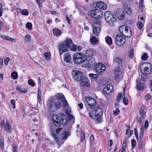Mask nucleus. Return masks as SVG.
<instances>
[{
    "label": "nucleus",
    "instance_id": "f257e3e1",
    "mask_svg": "<svg viewBox=\"0 0 152 152\" xmlns=\"http://www.w3.org/2000/svg\"><path fill=\"white\" fill-rule=\"evenodd\" d=\"M52 120L56 127H59L61 124L66 125L68 123L67 116L64 114L60 113L58 115L53 114L52 117Z\"/></svg>",
    "mask_w": 152,
    "mask_h": 152
},
{
    "label": "nucleus",
    "instance_id": "f03ea898",
    "mask_svg": "<svg viewBox=\"0 0 152 152\" xmlns=\"http://www.w3.org/2000/svg\"><path fill=\"white\" fill-rule=\"evenodd\" d=\"M68 48H69L72 50L76 51L77 46L74 45L71 39L67 38L66 41L59 46V49L60 55L67 50Z\"/></svg>",
    "mask_w": 152,
    "mask_h": 152
},
{
    "label": "nucleus",
    "instance_id": "7ed1b4c3",
    "mask_svg": "<svg viewBox=\"0 0 152 152\" xmlns=\"http://www.w3.org/2000/svg\"><path fill=\"white\" fill-rule=\"evenodd\" d=\"M47 106L49 111L54 112L61 107V104L60 102L56 101L54 97L52 96L48 102Z\"/></svg>",
    "mask_w": 152,
    "mask_h": 152
},
{
    "label": "nucleus",
    "instance_id": "20e7f679",
    "mask_svg": "<svg viewBox=\"0 0 152 152\" xmlns=\"http://www.w3.org/2000/svg\"><path fill=\"white\" fill-rule=\"evenodd\" d=\"M103 111L100 108H97L95 110H92L89 112V115L90 117L92 119L96 120L97 123H99L102 121Z\"/></svg>",
    "mask_w": 152,
    "mask_h": 152
},
{
    "label": "nucleus",
    "instance_id": "39448f33",
    "mask_svg": "<svg viewBox=\"0 0 152 152\" xmlns=\"http://www.w3.org/2000/svg\"><path fill=\"white\" fill-rule=\"evenodd\" d=\"M104 16L105 20L109 25L112 26H114L116 20L113 12L111 11L106 12L104 13Z\"/></svg>",
    "mask_w": 152,
    "mask_h": 152
},
{
    "label": "nucleus",
    "instance_id": "423d86ee",
    "mask_svg": "<svg viewBox=\"0 0 152 152\" xmlns=\"http://www.w3.org/2000/svg\"><path fill=\"white\" fill-rule=\"evenodd\" d=\"M119 30L121 34L127 37L130 38L132 36V32L129 26L123 25L120 27Z\"/></svg>",
    "mask_w": 152,
    "mask_h": 152
},
{
    "label": "nucleus",
    "instance_id": "0eeeda50",
    "mask_svg": "<svg viewBox=\"0 0 152 152\" xmlns=\"http://www.w3.org/2000/svg\"><path fill=\"white\" fill-rule=\"evenodd\" d=\"M73 59L75 63L79 64L84 63L87 58L82 53H77L74 55Z\"/></svg>",
    "mask_w": 152,
    "mask_h": 152
},
{
    "label": "nucleus",
    "instance_id": "6e6552de",
    "mask_svg": "<svg viewBox=\"0 0 152 152\" xmlns=\"http://www.w3.org/2000/svg\"><path fill=\"white\" fill-rule=\"evenodd\" d=\"M89 16H91L92 17L95 18L97 20H99V18L102 17L103 14L101 10L98 9H96L94 10H91L88 13Z\"/></svg>",
    "mask_w": 152,
    "mask_h": 152
},
{
    "label": "nucleus",
    "instance_id": "1a4fd4ad",
    "mask_svg": "<svg viewBox=\"0 0 152 152\" xmlns=\"http://www.w3.org/2000/svg\"><path fill=\"white\" fill-rule=\"evenodd\" d=\"M140 69L142 73L149 74L151 71L152 65L149 63H144L140 65Z\"/></svg>",
    "mask_w": 152,
    "mask_h": 152
},
{
    "label": "nucleus",
    "instance_id": "9d476101",
    "mask_svg": "<svg viewBox=\"0 0 152 152\" xmlns=\"http://www.w3.org/2000/svg\"><path fill=\"white\" fill-rule=\"evenodd\" d=\"M124 36L120 33H117L115 38V41L116 44L119 46L123 45L126 40Z\"/></svg>",
    "mask_w": 152,
    "mask_h": 152
},
{
    "label": "nucleus",
    "instance_id": "9b49d317",
    "mask_svg": "<svg viewBox=\"0 0 152 152\" xmlns=\"http://www.w3.org/2000/svg\"><path fill=\"white\" fill-rule=\"evenodd\" d=\"M96 22L97 23L95 22L93 25V32L95 35L98 36L99 35L101 29V26L99 24L101 23V21L100 20H97Z\"/></svg>",
    "mask_w": 152,
    "mask_h": 152
},
{
    "label": "nucleus",
    "instance_id": "f8f14e48",
    "mask_svg": "<svg viewBox=\"0 0 152 152\" xmlns=\"http://www.w3.org/2000/svg\"><path fill=\"white\" fill-rule=\"evenodd\" d=\"M106 67L101 63H99L96 65L94 70L99 75H101L105 70Z\"/></svg>",
    "mask_w": 152,
    "mask_h": 152
},
{
    "label": "nucleus",
    "instance_id": "ddd939ff",
    "mask_svg": "<svg viewBox=\"0 0 152 152\" xmlns=\"http://www.w3.org/2000/svg\"><path fill=\"white\" fill-rule=\"evenodd\" d=\"M72 74L74 79L77 81H79L81 80L83 75L81 72L77 70L73 71Z\"/></svg>",
    "mask_w": 152,
    "mask_h": 152
},
{
    "label": "nucleus",
    "instance_id": "4468645a",
    "mask_svg": "<svg viewBox=\"0 0 152 152\" xmlns=\"http://www.w3.org/2000/svg\"><path fill=\"white\" fill-rule=\"evenodd\" d=\"M86 100L88 105L91 107H93L96 104V101L93 98L90 97H86Z\"/></svg>",
    "mask_w": 152,
    "mask_h": 152
},
{
    "label": "nucleus",
    "instance_id": "2eb2a0df",
    "mask_svg": "<svg viewBox=\"0 0 152 152\" xmlns=\"http://www.w3.org/2000/svg\"><path fill=\"white\" fill-rule=\"evenodd\" d=\"M89 81L87 77H83L82 79L81 82V84L83 86H86L89 87L90 84L89 83Z\"/></svg>",
    "mask_w": 152,
    "mask_h": 152
},
{
    "label": "nucleus",
    "instance_id": "dca6fc26",
    "mask_svg": "<svg viewBox=\"0 0 152 152\" xmlns=\"http://www.w3.org/2000/svg\"><path fill=\"white\" fill-rule=\"evenodd\" d=\"M96 5L99 8L102 10H105L107 8L106 4L102 1L96 2Z\"/></svg>",
    "mask_w": 152,
    "mask_h": 152
},
{
    "label": "nucleus",
    "instance_id": "f3484780",
    "mask_svg": "<svg viewBox=\"0 0 152 152\" xmlns=\"http://www.w3.org/2000/svg\"><path fill=\"white\" fill-rule=\"evenodd\" d=\"M113 86L110 85H107L103 89V91L106 93L109 94L110 93L113 89Z\"/></svg>",
    "mask_w": 152,
    "mask_h": 152
},
{
    "label": "nucleus",
    "instance_id": "a211bd4d",
    "mask_svg": "<svg viewBox=\"0 0 152 152\" xmlns=\"http://www.w3.org/2000/svg\"><path fill=\"white\" fill-rule=\"evenodd\" d=\"M16 90L17 91L20 93H26L27 90L26 88H22L20 86H18L16 88Z\"/></svg>",
    "mask_w": 152,
    "mask_h": 152
},
{
    "label": "nucleus",
    "instance_id": "6ab92c4d",
    "mask_svg": "<svg viewBox=\"0 0 152 152\" xmlns=\"http://www.w3.org/2000/svg\"><path fill=\"white\" fill-rule=\"evenodd\" d=\"M145 108L144 106H142L140 110L139 113L142 119L144 118L145 117L146 113L145 111Z\"/></svg>",
    "mask_w": 152,
    "mask_h": 152
},
{
    "label": "nucleus",
    "instance_id": "aec40b11",
    "mask_svg": "<svg viewBox=\"0 0 152 152\" xmlns=\"http://www.w3.org/2000/svg\"><path fill=\"white\" fill-rule=\"evenodd\" d=\"M5 129L6 131L7 132L10 133H11L12 131V128L11 125L8 121H6V123L5 124Z\"/></svg>",
    "mask_w": 152,
    "mask_h": 152
},
{
    "label": "nucleus",
    "instance_id": "412c9836",
    "mask_svg": "<svg viewBox=\"0 0 152 152\" xmlns=\"http://www.w3.org/2000/svg\"><path fill=\"white\" fill-rule=\"evenodd\" d=\"M124 60L120 58L118 56L115 57L113 58V61L114 62L118 63L119 64H121L123 62Z\"/></svg>",
    "mask_w": 152,
    "mask_h": 152
},
{
    "label": "nucleus",
    "instance_id": "4be33fe9",
    "mask_svg": "<svg viewBox=\"0 0 152 152\" xmlns=\"http://www.w3.org/2000/svg\"><path fill=\"white\" fill-rule=\"evenodd\" d=\"M124 9L126 12L128 14L130 15L132 12L130 8L127 5H125L123 7Z\"/></svg>",
    "mask_w": 152,
    "mask_h": 152
},
{
    "label": "nucleus",
    "instance_id": "5701e85b",
    "mask_svg": "<svg viewBox=\"0 0 152 152\" xmlns=\"http://www.w3.org/2000/svg\"><path fill=\"white\" fill-rule=\"evenodd\" d=\"M1 37L4 39L8 40L10 41H12L13 42H15L16 40L15 39H13L6 36H1Z\"/></svg>",
    "mask_w": 152,
    "mask_h": 152
},
{
    "label": "nucleus",
    "instance_id": "b1692460",
    "mask_svg": "<svg viewBox=\"0 0 152 152\" xmlns=\"http://www.w3.org/2000/svg\"><path fill=\"white\" fill-rule=\"evenodd\" d=\"M57 99H60L62 101L65 98L63 94L61 93H58L55 95Z\"/></svg>",
    "mask_w": 152,
    "mask_h": 152
},
{
    "label": "nucleus",
    "instance_id": "393cba45",
    "mask_svg": "<svg viewBox=\"0 0 152 152\" xmlns=\"http://www.w3.org/2000/svg\"><path fill=\"white\" fill-rule=\"evenodd\" d=\"M86 55L89 56H93L95 55V53L93 52L91 49H89L87 50L86 52Z\"/></svg>",
    "mask_w": 152,
    "mask_h": 152
},
{
    "label": "nucleus",
    "instance_id": "a878e982",
    "mask_svg": "<svg viewBox=\"0 0 152 152\" xmlns=\"http://www.w3.org/2000/svg\"><path fill=\"white\" fill-rule=\"evenodd\" d=\"M137 88L139 90H143L145 87L144 84L143 83H141L137 85Z\"/></svg>",
    "mask_w": 152,
    "mask_h": 152
},
{
    "label": "nucleus",
    "instance_id": "bb28decb",
    "mask_svg": "<svg viewBox=\"0 0 152 152\" xmlns=\"http://www.w3.org/2000/svg\"><path fill=\"white\" fill-rule=\"evenodd\" d=\"M53 32L55 35L58 36H59L61 34V31L58 29H54L53 30Z\"/></svg>",
    "mask_w": 152,
    "mask_h": 152
},
{
    "label": "nucleus",
    "instance_id": "cd10ccee",
    "mask_svg": "<svg viewBox=\"0 0 152 152\" xmlns=\"http://www.w3.org/2000/svg\"><path fill=\"white\" fill-rule=\"evenodd\" d=\"M68 116L69 120V121H68V122H69L71 123V124H74L75 122V119L74 116L70 114H69L68 115Z\"/></svg>",
    "mask_w": 152,
    "mask_h": 152
},
{
    "label": "nucleus",
    "instance_id": "c85d7f7f",
    "mask_svg": "<svg viewBox=\"0 0 152 152\" xmlns=\"http://www.w3.org/2000/svg\"><path fill=\"white\" fill-rule=\"evenodd\" d=\"M90 41L92 44L94 45L97 43L98 42L96 37L95 36H93L91 38Z\"/></svg>",
    "mask_w": 152,
    "mask_h": 152
},
{
    "label": "nucleus",
    "instance_id": "c756f323",
    "mask_svg": "<svg viewBox=\"0 0 152 152\" xmlns=\"http://www.w3.org/2000/svg\"><path fill=\"white\" fill-rule=\"evenodd\" d=\"M68 135V132H66V131H64L62 134L61 138L63 140L66 139L67 138Z\"/></svg>",
    "mask_w": 152,
    "mask_h": 152
},
{
    "label": "nucleus",
    "instance_id": "7c9ffc66",
    "mask_svg": "<svg viewBox=\"0 0 152 152\" xmlns=\"http://www.w3.org/2000/svg\"><path fill=\"white\" fill-rule=\"evenodd\" d=\"M64 60L66 62H69L71 60L70 55L68 53L66 54L65 55Z\"/></svg>",
    "mask_w": 152,
    "mask_h": 152
},
{
    "label": "nucleus",
    "instance_id": "2f4dec72",
    "mask_svg": "<svg viewBox=\"0 0 152 152\" xmlns=\"http://www.w3.org/2000/svg\"><path fill=\"white\" fill-rule=\"evenodd\" d=\"M106 43L109 45H110L112 43V38L109 36L105 38Z\"/></svg>",
    "mask_w": 152,
    "mask_h": 152
},
{
    "label": "nucleus",
    "instance_id": "473e14b6",
    "mask_svg": "<svg viewBox=\"0 0 152 152\" xmlns=\"http://www.w3.org/2000/svg\"><path fill=\"white\" fill-rule=\"evenodd\" d=\"M44 55L47 60H49L50 59L51 54L50 52H47L45 53Z\"/></svg>",
    "mask_w": 152,
    "mask_h": 152
},
{
    "label": "nucleus",
    "instance_id": "72a5a7b5",
    "mask_svg": "<svg viewBox=\"0 0 152 152\" xmlns=\"http://www.w3.org/2000/svg\"><path fill=\"white\" fill-rule=\"evenodd\" d=\"M62 101L63 102L64 104L63 106V107L65 108V110H66V109H68V108L69 106L68 103L65 98Z\"/></svg>",
    "mask_w": 152,
    "mask_h": 152
},
{
    "label": "nucleus",
    "instance_id": "f704fd0d",
    "mask_svg": "<svg viewBox=\"0 0 152 152\" xmlns=\"http://www.w3.org/2000/svg\"><path fill=\"white\" fill-rule=\"evenodd\" d=\"M31 37L29 35H26L24 38V40L26 42H29L31 40Z\"/></svg>",
    "mask_w": 152,
    "mask_h": 152
},
{
    "label": "nucleus",
    "instance_id": "c9c22d12",
    "mask_svg": "<svg viewBox=\"0 0 152 152\" xmlns=\"http://www.w3.org/2000/svg\"><path fill=\"white\" fill-rule=\"evenodd\" d=\"M11 75L12 78L14 79H16L18 77V73L16 72H12Z\"/></svg>",
    "mask_w": 152,
    "mask_h": 152
},
{
    "label": "nucleus",
    "instance_id": "e433bc0d",
    "mask_svg": "<svg viewBox=\"0 0 152 152\" xmlns=\"http://www.w3.org/2000/svg\"><path fill=\"white\" fill-rule=\"evenodd\" d=\"M144 132V127L143 126H142L141 128L140 134V138L142 139L143 135V133Z\"/></svg>",
    "mask_w": 152,
    "mask_h": 152
},
{
    "label": "nucleus",
    "instance_id": "4c0bfd02",
    "mask_svg": "<svg viewBox=\"0 0 152 152\" xmlns=\"http://www.w3.org/2000/svg\"><path fill=\"white\" fill-rule=\"evenodd\" d=\"M21 13L22 15L27 16L28 14V12L27 10L24 9L21 11Z\"/></svg>",
    "mask_w": 152,
    "mask_h": 152
},
{
    "label": "nucleus",
    "instance_id": "58836bf2",
    "mask_svg": "<svg viewBox=\"0 0 152 152\" xmlns=\"http://www.w3.org/2000/svg\"><path fill=\"white\" fill-rule=\"evenodd\" d=\"M89 76L91 77L92 80V79H96L98 77V75L97 74H90L89 75Z\"/></svg>",
    "mask_w": 152,
    "mask_h": 152
},
{
    "label": "nucleus",
    "instance_id": "ea45409f",
    "mask_svg": "<svg viewBox=\"0 0 152 152\" xmlns=\"http://www.w3.org/2000/svg\"><path fill=\"white\" fill-rule=\"evenodd\" d=\"M137 26L139 29H141L143 27L142 23L140 21H138L137 24Z\"/></svg>",
    "mask_w": 152,
    "mask_h": 152
},
{
    "label": "nucleus",
    "instance_id": "a19ab883",
    "mask_svg": "<svg viewBox=\"0 0 152 152\" xmlns=\"http://www.w3.org/2000/svg\"><path fill=\"white\" fill-rule=\"evenodd\" d=\"M122 96L123 95L122 94L120 93H119L118 95V96L117 99V101L118 102H120L122 99Z\"/></svg>",
    "mask_w": 152,
    "mask_h": 152
},
{
    "label": "nucleus",
    "instance_id": "79ce46f5",
    "mask_svg": "<svg viewBox=\"0 0 152 152\" xmlns=\"http://www.w3.org/2000/svg\"><path fill=\"white\" fill-rule=\"evenodd\" d=\"M148 58V54L146 53H143V55L141 57V58L142 60H146Z\"/></svg>",
    "mask_w": 152,
    "mask_h": 152
},
{
    "label": "nucleus",
    "instance_id": "37998d69",
    "mask_svg": "<svg viewBox=\"0 0 152 152\" xmlns=\"http://www.w3.org/2000/svg\"><path fill=\"white\" fill-rule=\"evenodd\" d=\"M123 104L125 105H127L129 104L128 100L126 98L125 96H124L123 99Z\"/></svg>",
    "mask_w": 152,
    "mask_h": 152
},
{
    "label": "nucleus",
    "instance_id": "c03bdc74",
    "mask_svg": "<svg viewBox=\"0 0 152 152\" xmlns=\"http://www.w3.org/2000/svg\"><path fill=\"white\" fill-rule=\"evenodd\" d=\"M134 56V51L133 49H131L129 52V56L130 58H132Z\"/></svg>",
    "mask_w": 152,
    "mask_h": 152
},
{
    "label": "nucleus",
    "instance_id": "a18cd8bd",
    "mask_svg": "<svg viewBox=\"0 0 152 152\" xmlns=\"http://www.w3.org/2000/svg\"><path fill=\"white\" fill-rule=\"evenodd\" d=\"M122 71L120 67L116 68L114 70L115 73H120Z\"/></svg>",
    "mask_w": 152,
    "mask_h": 152
},
{
    "label": "nucleus",
    "instance_id": "49530a36",
    "mask_svg": "<svg viewBox=\"0 0 152 152\" xmlns=\"http://www.w3.org/2000/svg\"><path fill=\"white\" fill-rule=\"evenodd\" d=\"M147 74L145 73L141 74V76L143 81L145 80L147 78Z\"/></svg>",
    "mask_w": 152,
    "mask_h": 152
},
{
    "label": "nucleus",
    "instance_id": "de8ad7c7",
    "mask_svg": "<svg viewBox=\"0 0 152 152\" xmlns=\"http://www.w3.org/2000/svg\"><path fill=\"white\" fill-rule=\"evenodd\" d=\"M28 83L29 85H31L32 86H34L35 85L34 82L31 79H30L28 80Z\"/></svg>",
    "mask_w": 152,
    "mask_h": 152
},
{
    "label": "nucleus",
    "instance_id": "09e8293b",
    "mask_svg": "<svg viewBox=\"0 0 152 152\" xmlns=\"http://www.w3.org/2000/svg\"><path fill=\"white\" fill-rule=\"evenodd\" d=\"M125 18V15L124 13H122L121 15L118 17V18L120 20H123Z\"/></svg>",
    "mask_w": 152,
    "mask_h": 152
},
{
    "label": "nucleus",
    "instance_id": "8fccbe9b",
    "mask_svg": "<svg viewBox=\"0 0 152 152\" xmlns=\"http://www.w3.org/2000/svg\"><path fill=\"white\" fill-rule=\"evenodd\" d=\"M132 147V148H134L135 146L136 143L135 140L134 139H132L131 140Z\"/></svg>",
    "mask_w": 152,
    "mask_h": 152
},
{
    "label": "nucleus",
    "instance_id": "3c124183",
    "mask_svg": "<svg viewBox=\"0 0 152 152\" xmlns=\"http://www.w3.org/2000/svg\"><path fill=\"white\" fill-rule=\"evenodd\" d=\"M26 27L28 29L31 30V29L32 25L31 23L28 22L26 25Z\"/></svg>",
    "mask_w": 152,
    "mask_h": 152
},
{
    "label": "nucleus",
    "instance_id": "603ef678",
    "mask_svg": "<svg viewBox=\"0 0 152 152\" xmlns=\"http://www.w3.org/2000/svg\"><path fill=\"white\" fill-rule=\"evenodd\" d=\"M120 112V110L118 108H116L115 110H114L113 111V114L115 115H117Z\"/></svg>",
    "mask_w": 152,
    "mask_h": 152
},
{
    "label": "nucleus",
    "instance_id": "864d4df0",
    "mask_svg": "<svg viewBox=\"0 0 152 152\" xmlns=\"http://www.w3.org/2000/svg\"><path fill=\"white\" fill-rule=\"evenodd\" d=\"M151 97V95L149 94H148L145 96V99L147 101H148L150 99Z\"/></svg>",
    "mask_w": 152,
    "mask_h": 152
},
{
    "label": "nucleus",
    "instance_id": "5fc2aeb1",
    "mask_svg": "<svg viewBox=\"0 0 152 152\" xmlns=\"http://www.w3.org/2000/svg\"><path fill=\"white\" fill-rule=\"evenodd\" d=\"M10 103L12 105V107L13 109H15V101L14 99H12L10 101Z\"/></svg>",
    "mask_w": 152,
    "mask_h": 152
},
{
    "label": "nucleus",
    "instance_id": "6e6d98bb",
    "mask_svg": "<svg viewBox=\"0 0 152 152\" xmlns=\"http://www.w3.org/2000/svg\"><path fill=\"white\" fill-rule=\"evenodd\" d=\"M0 145L1 148H3L4 145V141L3 138H1L0 140Z\"/></svg>",
    "mask_w": 152,
    "mask_h": 152
},
{
    "label": "nucleus",
    "instance_id": "4d7b16f0",
    "mask_svg": "<svg viewBox=\"0 0 152 152\" xmlns=\"http://www.w3.org/2000/svg\"><path fill=\"white\" fill-rule=\"evenodd\" d=\"M149 126V122L148 121L146 120L144 124V127L145 128V129H147L148 127Z\"/></svg>",
    "mask_w": 152,
    "mask_h": 152
},
{
    "label": "nucleus",
    "instance_id": "13d9d810",
    "mask_svg": "<svg viewBox=\"0 0 152 152\" xmlns=\"http://www.w3.org/2000/svg\"><path fill=\"white\" fill-rule=\"evenodd\" d=\"M134 134L136 136V138L137 140L138 139V135L137 132V130L136 128L134 129Z\"/></svg>",
    "mask_w": 152,
    "mask_h": 152
},
{
    "label": "nucleus",
    "instance_id": "bf43d9fd",
    "mask_svg": "<svg viewBox=\"0 0 152 152\" xmlns=\"http://www.w3.org/2000/svg\"><path fill=\"white\" fill-rule=\"evenodd\" d=\"M53 136L54 137V140L56 142H58V137L57 135L56 134H53Z\"/></svg>",
    "mask_w": 152,
    "mask_h": 152
},
{
    "label": "nucleus",
    "instance_id": "052dcab7",
    "mask_svg": "<svg viewBox=\"0 0 152 152\" xmlns=\"http://www.w3.org/2000/svg\"><path fill=\"white\" fill-rule=\"evenodd\" d=\"M10 61V58L7 57L4 60V62L5 64L6 65H7L8 64V62Z\"/></svg>",
    "mask_w": 152,
    "mask_h": 152
},
{
    "label": "nucleus",
    "instance_id": "680f3d73",
    "mask_svg": "<svg viewBox=\"0 0 152 152\" xmlns=\"http://www.w3.org/2000/svg\"><path fill=\"white\" fill-rule=\"evenodd\" d=\"M90 140L92 144H93L94 142V137L93 135H92L90 137Z\"/></svg>",
    "mask_w": 152,
    "mask_h": 152
},
{
    "label": "nucleus",
    "instance_id": "e2e57ef3",
    "mask_svg": "<svg viewBox=\"0 0 152 152\" xmlns=\"http://www.w3.org/2000/svg\"><path fill=\"white\" fill-rule=\"evenodd\" d=\"M17 146L16 145H14L13 147V152H17Z\"/></svg>",
    "mask_w": 152,
    "mask_h": 152
},
{
    "label": "nucleus",
    "instance_id": "0e129e2a",
    "mask_svg": "<svg viewBox=\"0 0 152 152\" xmlns=\"http://www.w3.org/2000/svg\"><path fill=\"white\" fill-rule=\"evenodd\" d=\"M66 19L69 24L70 25L71 23V20L66 15Z\"/></svg>",
    "mask_w": 152,
    "mask_h": 152
},
{
    "label": "nucleus",
    "instance_id": "69168bd1",
    "mask_svg": "<svg viewBox=\"0 0 152 152\" xmlns=\"http://www.w3.org/2000/svg\"><path fill=\"white\" fill-rule=\"evenodd\" d=\"M127 140V138L125 139L123 143L122 147L126 148V140Z\"/></svg>",
    "mask_w": 152,
    "mask_h": 152
},
{
    "label": "nucleus",
    "instance_id": "338daca9",
    "mask_svg": "<svg viewBox=\"0 0 152 152\" xmlns=\"http://www.w3.org/2000/svg\"><path fill=\"white\" fill-rule=\"evenodd\" d=\"M115 80H117L118 79V78H119V74H120V73L119 74H118V73H115Z\"/></svg>",
    "mask_w": 152,
    "mask_h": 152
},
{
    "label": "nucleus",
    "instance_id": "774afa93",
    "mask_svg": "<svg viewBox=\"0 0 152 152\" xmlns=\"http://www.w3.org/2000/svg\"><path fill=\"white\" fill-rule=\"evenodd\" d=\"M125 148H126L122 147V148L119 150V152H125Z\"/></svg>",
    "mask_w": 152,
    "mask_h": 152
}]
</instances>
